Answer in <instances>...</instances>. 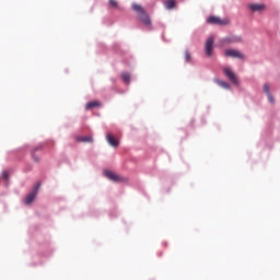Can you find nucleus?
Listing matches in <instances>:
<instances>
[{"label":"nucleus","instance_id":"obj_15","mask_svg":"<svg viewBox=\"0 0 280 280\" xmlns=\"http://www.w3.org/2000/svg\"><path fill=\"white\" fill-rule=\"evenodd\" d=\"M121 80H122V82H125V84H130V73L122 72L121 73Z\"/></svg>","mask_w":280,"mask_h":280},{"label":"nucleus","instance_id":"obj_9","mask_svg":"<svg viewBox=\"0 0 280 280\" xmlns=\"http://www.w3.org/2000/svg\"><path fill=\"white\" fill-rule=\"evenodd\" d=\"M221 47H224V45H231V43H242V37H226L221 39Z\"/></svg>","mask_w":280,"mask_h":280},{"label":"nucleus","instance_id":"obj_5","mask_svg":"<svg viewBox=\"0 0 280 280\" xmlns=\"http://www.w3.org/2000/svg\"><path fill=\"white\" fill-rule=\"evenodd\" d=\"M223 73L232 82V84H240V81L237 80V77L235 75V72L231 70V68H223Z\"/></svg>","mask_w":280,"mask_h":280},{"label":"nucleus","instance_id":"obj_1","mask_svg":"<svg viewBox=\"0 0 280 280\" xmlns=\"http://www.w3.org/2000/svg\"><path fill=\"white\" fill-rule=\"evenodd\" d=\"M132 10L137 12L139 20L141 21V23H143V25H152V20H150V15H148V12H145L141 4H132Z\"/></svg>","mask_w":280,"mask_h":280},{"label":"nucleus","instance_id":"obj_17","mask_svg":"<svg viewBox=\"0 0 280 280\" xmlns=\"http://www.w3.org/2000/svg\"><path fill=\"white\" fill-rule=\"evenodd\" d=\"M110 8H115L116 10H119V3L116 0H109Z\"/></svg>","mask_w":280,"mask_h":280},{"label":"nucleus","instance_id":"obj_16","mask_svg":"<svg viewBox=\"0 0 280 280\" xmlns=\"http://www.w3.org/2000/svg\"><path fill=\"white\" fill-rule=\"evenodd\" d=\"M215 82L222 89H228V90L231 89V85L226 81L215 80Z\"/></svg>","mask_w":280,"mask_h":280},{"label":"nucleus","instance_id":"obj_18","mask_svg":"<svg viewBox=\"0 0 280 280\" xmlns=\"http://www.w3.org/2000/svg\"><path fill=\"white\" fill-rule=\"evenodd\" d=\"M262 91L264 93H266V95L270 94V85L268 83H265L262 86Z\"/></svg>","mask_w":280,"mask_h":280},{"label":"nucleus","instance_id":"obj_20","mask_svg":"<svg viewBox=\"0 0 280 280\" xmlns=\"http://www.w3.org/2000/svg\"><path fill=\"white\" fill-rule=\"evenodd\" d=\"M8 178H10V174L7 171H3L2 172V179L8 180Z\"/></svg>","mask_w":280,"mask_h":280},{"label":"nucleus","instance_id":"obj_11","mask_svg":"<svg viewBox=\"0 0 280 280\" xmlns=\"http://www.w3.org/2000/svg\"><path fill=\"white\" fill-rule=\"evenodd\" d=\"M102 106V103L100 101H93L85 105L86 110H91V108H100Z\"/></svg>","mask_w":280,"mask_h":280},{"label":"nucleus","instance_id":"obj_3","mask_svg":"<svg viewBox=\"0 0 280 280\" xmlns=\"http://www.w3.org/2000/svg\"><path fill=\"white\" fill-rule=\"evenodd\" d=\"M224 56L225 58H237L238 60H244L245 58L244 54L236 49H225Z\"/></svg>","mask_w":280,"mask_h":280},{"label":"nucleus","instance_id":"obj_10","mask_svg":"<svg viewBox=\"0 0 280 280\" xmlns=\"http://www.w3.org/2000/svg\"><path fill=\"white\" fill-rule=\"evenodd\" d=\"M106 140L107 143H109V145H112L113 148H117V145H119V141L115 139V137L112 136V133H107Z\"/></svg>","mask_w":280,"mask_h":280},{"label":"nucleus","instance_id":"obj_8","mask_svg":"<svg viewBox=\"0 0 280 280\" xmlns=\"http://www.w3.org/2000/svg\"><path fill=\"white\" fill-rule=\"evenodd\" d=\"M248 10H250V12H264V10H266V4L252 3L248 4Z\"/></svg>","mask_w":280,"mask_h":280},{"label":"nucleus","instance_id":"obj_4","mask_svg":"<svg viewBox=\"0 0 280 280\" xmlns=\"http://www.w3.org/2000/svg\"><path fill=\"white\" fill-rule=\"evenodd\" d=\"M207 23H209L210 25H229V23H231V21H229V19H220L218 16H209L207 19Z\"/></svg>","mask_w":280,"mask_h":280},{"label":"nucleus","instance_id":"obj_2","mask_svg":"<svg viewBox=\"0 0 280 280\" xmlns=\"http://www.w3.org/2000/svg\"><path fill=\"white\" fill-rule=\"evenodd\" d=\"M213 43H215V37H213V35L209 36L205 43V52L208 58H211L213 54Z\"/></svg>","mask_w":280,"mask_h":280},{"label":"nucleus","instance_id":"obj_21","mask_svg":"<svg viewBox=\"0 0 280 280\" xmlns=\"http://www.w3.org/2000/svg\"><path fill=\"white\" fill-rule=\"evenodd\" d=\"M267 97H268L270 104H273L275 97L272 96V93L267 94Z\"/></svg>","mask_w":280,"mask_h":280},{"label":"nucleus","instance_id":"obj_7","mask_svg":"<svg viewBox=\"0 0 280 280\" xmlns=\"http://www.w3.org/2000/svg\"><path fill=\"white\" fill-rule=\"evenodd\" d=\"M104 176H106V178L109 180H113V183H120L121 180V177L112 171H104Z\"/></svg>","mask_w":280,"mask_h":280},{"label":"nucleus","instance_id":"obj_12","mask_svg":"<svg viewBox=\"0 0 280 280\" xmlns=\"http://www.w3.org/2000/svg\"><path fill=\"white\" fill-rule=\"evenodd\" d=\"M40 145H38V147H35L33 150H32V152H31V154H32V159H33V161L35 162V163H38L39 161H40V158H38V155H36V152H38V150H40Z\"/></svg>","mask_w":280,"mask_h":280},{"label":"nucleus","instance_id":"obj_14","mask_svg":"<svg viewBox=\"0 0 280 280\" xmlns=\"http://www.w3.org/2000/svg\"><path fill=\"white\" fill-rule=\"evenodd\" d=\"M78 141H81L83 143H93V137L84 136V137L79 138Z\"/></svg>","mask_w":280,"mask_h":280},{"label":"nucleus","instance_id":"obj_13","mask_svg":"<svg viewBox=\"0 0 280 280\" xmlns=\"http://www.w3.org/2000/svg\"><path fill=\"white\" fill-rule=\"evenodd\" d=\"M164 5L166 10H174V8H176V0H166Z\"/></svg>","mask_w":280,"mask_h":280},{"label":"nucleus","instance_id":"obj_6","mask_svg":"<svg viewBox=\"0 0 280 280\" xmlns=\"http://www.w3.org/2000/svg\"><path fill=\"white\" fill-rule=\"evenodd\" d=\"M38 189H40V183H38L35 186L34 190L26 196L25 205H32V202H34V200L36 199V194H38Z\"/></svg>","mask_w":280,"mask_h":280},{"label":"nucleus","instance_id":"obj_19","mask_svg":"<svg viewBox=\"0 0 280 280\" xmlns=\"http://www.w3.org/2000/svg\"><path fill=\"white\" fill-rule=\"evenodd\" d=\"M185 60L186 62H190L191 61V55H189V51H185Z\"/></svg>","mask_w":280,"mask_h":280}]
</instances>
